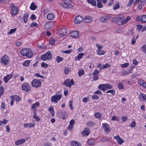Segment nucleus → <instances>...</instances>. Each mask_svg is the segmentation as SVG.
<instances>
[{"label":"nucleus","instance_id":"nucleus-7","mask_svg":"<svg viewBox=\"0 0 146 146\" xmlns=\"http://www.w3.org/2000/svg\"><path fill=\"white\" fill-rule=\"evenodd\" d=\"M62 97V94H56L52 96L51 97V102H52L57 103L60 100Z\"/></svg>","mask_w":146,"mask_h":146},{"label":"nucleus","instance_id":"nucleus-12","mask_svg":"<svg viewBox=\"0 0 146 146\" xmlns=\"http://www.w3.org/2000/svg\"><path fill=\"white\" fill-rule=\"evenodd\" d=\"M70 35L72 37L74 38H76L79 36V33L78 31H73L70 32Z\"/></svg>","mask_w":146,"mask_h":146},{"label":"nucleus","instance_id":"nucleus-25","mask_svg":"<svg viewBox=\"0 0 146 146\" xmlns=\"http://www.w3.org/2000/svg\"><path fill=\"white\" fill-rule=\"evenodd\" d=\"M88 2L93 6H96V1L95 0H87Z\"/></svg>","mask_w":146,"mask_h":146},{"label":"nucleus","instance_id":"nucleus-47","mask_svg":"<svg viewBox=\"0 0 146 146\" xmlns=\"http://www.w3.org/2000/svg\"><path fill=\"white\" fill-rule=\"evenodd\" d=\"M117 86L118 88L120 90H121L123 88H124V87L122 84L120 82L118 83L117 84Z\"/></svg>","mask_w":146,"mask_h":146},{"label":"nucleus","instance_id":"nucleus-27","mask_svg":"<svg viewBox=\"0 0 146 146\" xmlns=\"http://www.w3.org/2000/svg\"><path fill=\"white\" fill-rule=\"evenodd\" d=\"M97 1V6L98 8H102L103 7L101 0H96Z\"/></svg>","mask_w":146,"mask_h":146},{"label":"nucleus","instance_id":"nucleus-60","mask_svg":"<svg viewBox=\"0 0 146 146\" xmlns=\"http://www.w3.org/2000/svg\"><path fill=\"white\" fill-rule=\"evenodd\" d=\"M139 75L138 74H137V73L134 74H132L131 75V77L132 78H134L135 77L139 76Z\"/></svg>","mask_w":146,"mask_h":146},{"label":"nucleus","instance_id":"nucleus-54","mask_svg":"<svg viewBox=\"0 0 146 146\" xmlns=\"http://www.w3.org/2000/svg\"><path fill=\"white\" fill-rule=\"evenodd\" d=\"M72 50L71 49L63 51H62V52H63L64 53H66V54H70L72 52Z\"/></svg>","mask_w":146,"mask_h":146},{"label":"nucleus","instance_id":"nucleus-63","mask_svg":"<svg viewBox=\"0 0 146 146\" xmlns=\"http://www.w3.org/2000/svg\"><path fill=\"white\" fill-rule=\"evenodd\" d=\"M38 26V24L35 23H32L31 25V27H37Z\"/></svg>","mask_w":146,"mask_h":146},{"label":"nucleus","instance_id":"nucleus-17","mask_svg":"<svg viewBox=\"0 0 146 146\" xmlns=\"http://www.w3.org/2000/svg\"><path fill=\"white\" fill-rule=\"evenodd\" d=\"M35 125V123H27L24 124V127L25 128L28 127L31 128L32 127H34Z\"/></svg>","mask_w":146,"mask_h":146},{"label":"nucleus","instance_id":"nucleus-5","mask_svg":"<svg viewBox=\"0 0 146 146\" xmlns=\"http://www.w3.org/2000/svg\"><path fill=\"white\" fill-rule=\"evenodd\" d=\"M99 89L103 91H105L106 90H109L111 89L112 86L109 84H102L98 86Z\"/></svg>","mask_w":146,"mask_h":146},{"label":"nucleus","instance_id":"nucleus-39","mask_svg":"<svg viewBox=\"0 0 146 146\" xmlns=\"http://www.w3.org/2000/svg\"><path fill=\"white\" fill-rule=\"evenodd\" d=\"M141 22L145 23L146 22V15H143L141 16Z\"/></svg>","mask_w":146,"mask_h":146},{"label":"nucleus","instance_id":"nucleus-42","mask_svg":"<svg viewBox=\"0 0 146 146\" xmlns=\"http://www.w3.org/2000/svg\"><path fill=\"white\" fill-rule=\"evenodd\" d=\"M117 142L119 145H121L124 142V141L122 138H120L118 139Z\"/></svg>","mask_w":146,"mask_h":146},{"label":"nucleus","instance_id":"nucleus-41","mask_svg":"<svg viewBox=\"0 0 146 146\" xmlns=\"http://www.w3.org/2000/svg\"><path fill=\"white\" fill-rule=\"evenodd\" d=\"M94 116L96 118H97L99 119H101V115L99 113L97 112L94 115Z\"/></svg>","mask_w":146,"mask_h":146},{"label":"nucleus","instance_id":"nucleus-31","mask_svg":"<svg viewBox=\"0 0 146 146\" xmlns=\"http://www.w3.org/2000/svg\"><path fill=\"white\" fill-rule=\"evenodd\" d=\"M97 52V54L100 55H104L105 53L104 51L100 49H98Z\"/></svg>","mask_w":146,"mask_h":146},{"label":"nucleus","instance_id":"nucleus-13","mask_svg":"<svg viewBox=\"0 0 146 146\" xmlns=\"http://www.w3.org/2000/svg\"><path fill=\"white\" fill-rule=\"evenodd\" d=\"M83 21V18L82 17L79 15L76 17L74 22L75 23L78 24L81 23Z\"/></svg>","mask_w":146,"mask_h":146},{"label":"nucleus","instance_id":"nucleus-53","mask_svg":"<svg viewBox=\"0 0 146 146\" xmlns=\"http://www.w3.org/2000/svg\"><path fill=\"white\" fill-rule=\"evenodd\" d=\"M128 117L126 116H123L121 118V120L123 122L126 121Z\"/></svg>","mask_w":146,"mask_h":146},{"label":"nucleus","instance_id":"nucleus-26","mask_svg":"<svg viewBox=\"0 0 146 146\" xmlns=\"http://www.w3.org/2000/svg\"><path fill=\"white\" fill-rule=\"evenodd\" d=\"M47 18L49 20H52L54 18V15L52 13L48 14L47 15Z\"/></svg>","mask_w":146,"mask_h":146},{"label":"nucleus","instance_id":"nucleus-6","mask_svg":"<svg viewBox=\"0 0 146 146\" xmlns=\"http://www.w3.org/2000/svg\"><path fill=\"white\" fill-rule=\"evenodd\" d=\"M10 61V59L7 55H4L1 59V63L6 65L8 64Z\"/></svg>","mask_w":146,"mask_h":146},{"label":"nucleus","instance_id":"nucleus-51","mask_svg":"<svg viewBox=\"0 0 146 146\" xmlns=\"http://www.w3.org/2000/svg\"><path fill=\"white\" fill-rule=\"evenodd\" d=\"M126 20L125 19L124 20H121V22H120L119 23H118V25H124L127 23Z\"/></svg>","mask_w":146,"mask_h":146},{"label":"nucleus","instance_id":"nucleus-32","mask_svg":"<svg viewBox=\"0 0 146 146\" xmlns=\"http://www.w3.org/2000/svg\"><path fill=\"white\" fill-rule=\"evenodd\" d=\"M37 8V6L34 4V3L33 2L30 7L31 9L32 10H35Z\"/></svg>","mask_w":146,"mask_h":146},{"label":"nucleus","instance_id":"nucleus-33","mask_svg":"<svg viewBox=\"0 0 146 146\" xmlns=\"http://www.w3.org/2000/svg\"><path fill=\"white\" fill-rule=\"evenodd\" d=\"M30 62V60H27L25 61L23 64V66L26 67H27L29 66Z\"/></svg>","mask_w":146,"mask_h":146},{"label":"nucleus","instance_id":"nucleus-9","mask_svg":"<svg viewBox=\"0 0 146 146\" xmlns=\"http://www.w3.org/2000/svg\"><path fill=\"white\" fill-rule=\"evenodd\" d=\"M32 85L34 87L38 88L41 86V82L40 81L36 79H35L33 80L31 83Z\"/></svg>","mask_w":146,"mask_h":146},{"label":"nucleus","instance_id":"nucleus-15","mask_svg":"<svg viewBox=\"0 0 146 146\" xmlns=\"http://www.w3.org/2000/svg\"><path fill=\"white\" fill-rule=\"evenodd\" d=\"M39 103L38 102H36L35 104H33L32 105L31 109L33 110V112H36V108L39 106Z\"/></svg>","mask_w":146,"mask_h":146},{"label":"nucleus","instance_id":"nucleus-61","mask_svg":"<svg viewBox=\"0 0 146 146\" xmlns=\"http://www.w3.org/2000/svg\"><path fill=\"white\" fill-rule=\"evenodd\" d=\"M92 99L94 100H98L99 97L98 96L96 95H93L92 96Z\"/></svg>","mask_w":146,"mask_h":146},{"label":"nucleus","instance_id":"nucleus-62","mask_svg":"<svg viewBox=\"0 0 146 146\" xmlns=\"http://www.w3.org/2000/svg\"><path fill=\"white\" fill-rule=\"evenodd\" d=\"M41 66L42 67L45 68H46L48 66L47 64H46L44 62H42L41 63Z\"/></svg>","mask_w":146,"mask_h":146},{"label":"nucleus","instance_id":"nucleus-22","mask_svg":"<svg viewBox=\"0 0 146 146\" xmlns=\"http://www.w3.org/2000/svg\"><path fill=\"white\" fill-rule=\"evenodd\" d=\"M25 142V139H23L16 141L15 142V144L16 145H18L24 143Z\"/></svg>","mask_w":146,"mask_h":146},{"label":"nucleus","instance_id":"nucleus-10","mask_svg":"<svg viewBox=\"0 0 146 146\" xmlns=\"http://www.w3.org/2000/svg\"><path fill=\"white\" fill-rule=\"evenodd\" d=\"M111 16L109 15H106L101 17L100 19V21L102 23L106 22L111 18Z\"/></svg>","mask_w":146,"mask_h":146},{"label":"nucleus","instance_id":"nucleus-4","mask_svg":"<svg viewBox=\"0 0 146 146\" xmlns=\"http://www.w3.org/2000/svg\"><path fill=\"white\" fill-rule=\"evenodd\" d=\"M52 58V53L50 51H48L44 54L41 56V59L43 61L50 60Z\"/></svg>","mask_w":146,"mask_h":146},{"label":"nucleus","instance_id":"nucleus-44","mask_svg":"<svg viewBox=\"0 0 146 146\" xmlns=\"http://www.w3.org/2000/svg\"><path fill=\"white\" fill-rule=\"evenodd\" d=\"M141 49L143 52L146 54V45H144L141 47Z\"/></svg>","mask_w":146,"mask_h":146},{"label":"nucleus","instance_id":"nucleus-30","mask_svg":"<svg viewBox=\"0 0 146 146\" xmlns=\"http://www.w3.org/2000/svg\"><path fill=\"white\" fill-rule=\"evenodd\" d=\"M84 55V54L83 53H80L79 54L78 56L76 57L75 60H80L82 58Z\"/></svg>","mask_w":146,"mask_h":146},{"label":"nucleus","instance_id":"nucleus-18","mask_svg":"<svg viewBox=\"0 0 146 146\" xmlns=\"http://www.w3.org/2000/svg\"><path fill=\"white\" fill-rule=\"evenodd\" d=\"M12 76L13 75L11 74L7 75L4 77L3 78V80L6 83H7Z\"/></svg>","mask_w":146,"mask_h":146},{"label":"nucleus","instance_id":"nucleus-21","mask_svg":"<svg viewBox=\"0 0 146 146\" xmlns=\"http://www.w3.org/2000/svg\"><path fill=\"white\" fill-rule=\"evenodd\" d=\"M138 83L140 85L142 86L143 87H146V83L144 80L142 79H140L138 80Z\"/></svg>","mask_w":146,"mask_h":146},{"label":"nucleus","instance_id":"nucleus-14","mask_svg":"<svg viewBox=\"0 0 146 146\" xmlns=\"http://www.w3.org/2000/svg\"><path fill=\"white\" fill-rule=\"evenodd\" d=\"M67 31L66 28H61L59 32V35L61 36H63L66 33Z\"/></svg>","mask_w":146,"mask_h":146},{"label":"nucleus","instance_id":"nucleus-34","mask_svg":"<svg viewBox=\"0 0 146 146\" xmlns=\"http://www.w3.org/2000/svg\"><path fill=\"white\" fill-rule=\"evenodd\" d=\"M34 115L33 117L34 119H36V121H38L40 120V118L36 115V112H33Z\"/></svg>","mask_w":146,"mask_h":146},{"label":"nucleus","instance_id":"nucleus-8","mask_svg":"<svg viewBox=\"0 0 146 146\" xmlns=\"http://www.w3.org/2000/svg\"><path fill=\"white\" fill-rule=\"evenodd\" d=\"M21 88L23 91L26 92H28L31 90L30 85L27 83L23 84Z\"/></svg>","mask_w":146,"mask_h":146},{"label":"nucleus","instance_id":"nucleus-48","mask_svg":"<svg viewBox=\"0 0 146 146\" xmlns=\"http://www.w3.org/2000/svg\"><path fill=\"white\" fill-rule=\"evenodd\" d=\"M110 65L109 64L106 63L105 65L102 66V69L106 68L110 66Z\"/></svg>","mask_w":146,"mask_h":146},{"label":"nucleus","instance_id":"nucleus-16","mask_svg":"<svg viewBox=\"0 0 146 146\" xmlns=\"http://www.w3.org/2000/svg\"><path fill=\"white\" fill-rule=\"evenodd\" d=\"M82 134L84 136H85L89 135L90 133L89 129L87 128H85L83 131L82 132Z\"/></svg>","mask_w":146,"mask_h":146},{"label":"nucleus","instance_id":"nucleus-50","mask_svg":"<svg viewBox=\"0 0 146 146\" xmlns=\"http://www.w3.org/2000/svg\"><path fill=\"white\" fill-rule=\"evenodd\" d=\"M84 73V72L83 70H81L79 71L78 72V76L79 77L82 76V74Z\"/></svg>","mask_w":146,"mask_h":146},{"label":"nucleus","instance_id":"nucleus-58","mask_svg":"<svg viewBox=\"0 0 146 146\" xmlns=\"http://www.w3.org/2000/svg\"><path fill=\"white\" fill-rule=\"evenodd\" d=\"M74 81L73 79H72L71 80H70L69 85V87L70 88L71 86L74 85Z\"/></svg>","mask_w":146,"mask_h":146},{"label":"nucleus","instance_id":"nucleus-24","mask_svg":"<svg viewBox=\"0 0 146 146\" xmlns=\"http://www.w3.org/2000/svg\"><path fill=\"white\" fill-rule=\"evenodd\" d=\"M92 19L91 17L89 16H87L84 18V21L86 23H90Z\"/></svg>","mask_w":146,"mask_h":146},{"label":"nucleus","instance_id":"nucleus-20","mask_svg":"<svg viewBox=\"0 0 146 146\" xmlns=\"http://www.w3.org/2000/svg\"><path fill=\"white\" fill-rule=\"evenodd\" d=\"M11 97L12 98L14 101L17 102H18L21 100V99L17 95H14L11 96Z\"/></svg>","mask_w":146,"mask_h":146},{"label":"nucleus","instance_id":"nucleus-56","mask_svg":"<svg viewBox=\"0 0 146 146\" xmlns=\"http://www.w3.org/2000/svg\"><path fill=\"white\" fill-rule=\"evenodd\" d=\"M129 65V63H126L123 64H121V66L123 68H125L127 67Z\"/></svg>","mask_w":146,"mask_h":146},{"label":"nucleus","instance_id":"nucleus-2","mask_svg":"<svg viewBox=\"0 0 146 146\" xmlns=\"http://www.w3.org/2000/svg\"><path fill=\"white\" fill-rule=\"evenodd\" d=\"M72 0H64L63 2L60 3V5L64 9H68L71 8L72 5Z\"/></svg>","mask_w":146,"mask_h":146},{"label":"nucleus","instance_id":"nucleus-49","mask_svg":"<svg viewBox=\"0 0 146 146\" xmlns=\"http://www.w3.org/2000/svg\"><path fill=\"white\" fill-rule=\"evenodd\" d=\"M99 73V71L97 69H95L94 70V72L92 73V75H98Z\"/></svg>","mask_w":146,"mask_h":146},{"label":"nucleus","instance_id":"nucleus-37","mask_svg":"<svg viewBox=\"0 0 146 146\" xmlns=\"http://www.w3.org/2000/svg\"><path fill=\"white\" fill-rule=\"evenodd\" d=\"M63 58L59 56H57L56 57V61L58 63H60V62L62 61Z\"/></svg>","mask_w":146,"mask_h":146},{"label":"nucleus","instance_id":"nucleus-57","mask_svg":"<svg viewBox=\"0 0 146 146\" xmlns=\"http://www.w3.org/2000/svg\"><path fill=\"white\" fill-rule=\"evenodd\" d=\"M136 39L134 37V36L133 37L132 39H131V44L132 45L136 43Z\"/></svg>","mask_w":146,"mask_h":146},{"label":"nucleus","instance_id":"nucleus-43","mask_svg":"<svg viewBox=\"0 0 146 146\" xmlns=\"http://www.w3.org/2000/svg\"><path fill=\"white\" fill-rule=\"evenodd\" d=\"M70 80L67 79L65 80L64 82V85H65L66 86H68L69 85L70 83Z\"/></svg>","mask_w":146,"mask_h":146},{"label":"nucleus","instance_id":"nucleus-35","mask_svg":"<svg viewBox=\"0 0 146 146\" xmlns=\"http://www.w3.org/2000/svg\"><path fill=\"white\" fill-rule=\"evenodd\" d=\"M131 73V71H129L127 72L126 71H124L121 73V76H125Z\"/></svg>","mask_w":146,"mask_h":146},{"label":"nucleus","instance_id":"nucleus-19","mask_svg":"<svg viewBox=\"0 0 146 146\" xmlns=\"http://www.w3.org/2000/svg\"><path fill=\"white\" fill-rule=\"evenodd\" d=\"M11 12L12 15L14 16L18 12V8L17 7L11 9Z\"/></svg>","mask_w":146,"mask_h":146},{"label":"nucleus","instance_id":"nucleus-40","mask_svg":"<svg viewBox=\"0 0 146 146\" xmlns=\"http://www.w3.org/2000/svg\"><path fill=\"white\" fill-rule=\"evenodd\" d=\"M55 40L54 38H51L49 40L50 44L52 45L54 44L55 43Z\"/></svg>","mask_w":146,"mask_h":146},{"label":"nucleus","instance_id":"nucleus-29","mask_svg":"<svg viewBox=\"0 0 146 146\" xmlns=\"http://www.w3.org/2000/svg\"><path fill=\"white\" fill-rule=\"evenodd\" d=\"M125 35L126 36H130V35L134 36V33L133 30L132 29L130 30V32L129 33H127L125 34Z\"/></svg>","mask_w":146,"mask_h":146},{"label":"nucleus","instance_id":"nucleus-59","mask_svg":"<svg viewBox=\"0 0 146 146\" xmlns=\"http://www.w3.org/2000/svg\"><path fill=\"white\" fill-rule=\"evenodd\" d=\"M119 7V5L118 4H117L114 5V7L113 8V10H115L116 9H118Z\"/></svg>","mask_w":146,"mask_h":146},{"label":"nucleus","instance_id":"nucleus-28","mask_svg":"<svg viewBox=\"0 0 146 146\" xmlns=\"http://www.w3.org/2000/svg\"><path fill=\"white\" fill-rule=\"evenodd\" d=\"M28 17L29 14L28 13H26L24 14L23 19L24 23H26L27 22Z\"/></svg>","mask_w":146,"mask_h":146},{"label":"nucleus","instance_id":"nucleus-64","mask_svg":"<svg viewBox=\"0 0 146 146\" xmlns=\"http://www.w3.org/2000/svg\"><path fill=\"white\" fill-rule=\"evenodd\" d=\"M43 145L44 146H52L48 142L44 143Z\"/></svg>","mask_w":146,"mask_h":146},{"label":"nucleus","instance_id":"nucleus-52","mask_svg":"<svg viewBox=\"0 0 146 146\" xmlns=\"http://www.w3.org/2000/svg\"><path fill=\"white\" fill-rule=\"evenodd\" d=\"M118 19L117 20H122L124 19V17L123 15L122 14L119 15L118 17H117Z\"/></svg>","mask_w":146,"mask_h":146},{"label":"nucleus","instance_id":"nucleus-38","mask_svg":"<svg viewBox=\"0 0 146 146\" xmlns=\"http://www.w3.org/2000/svg\"><path fill=\"white\" fill-rule=\"evenodd\" d=\"M87 125L88 127H91L94 126L95 125V123L92 121H90L87 123Z\"/></svg>","mask_w":146,"mask_h":146},{"label":"nucleus","instance_id":"nucleus-55","mask_svg":"<svg viewBox=\"0 0 146 146\" xmlns=\"http://www.w3.org/2000/svg\"><path fill=\"white\" fill-rule=\"evenodd\" d=\"M88 143L90 145H92L94 143V140L92 139H90L88 141Z\"/></svg>","mask_w":146,"mask_h":146},{"label":"nucleus","instance_id":"nucleus-1","mask_svg":"<svg viewBox=\"0 0 146 146\" xmlns=\"http://www.w3.org/2000/svg\"><path fill=\"white\" fill-rule=\"evenodd\" d=\"M21 54L23 56H26L29 58H31L33 56L31 50L29 48H24L21 51Z\"/></svg>","mask_w":146,"mask_h":146},{"label":"nucleus","instance_id":"nucleus-11","mask_svg":"<svg viewBox=\"0 0 146 146\" xmlns=\"http://www.w3.org/2000/svg\"><path fill=\"white\" fill-rule=\"evenodd\" d=\"M102 127L104 130L105 132L106 133V134H108L111 129L109 125L106 123H102Z\"/></svg>","mask_w":146,"mask_h":146},{"label":"nucleus","instance_id":"nucleus-45","mask_svg":"<svg viewBox=\"0 0 146 146\" xmlns=\"http://www.w3.org/2000/svg\"><path fill=\"white\" fill-rule=\"evenodd\" d=\"M17 28H15L13 29H10V31L8 33V34H11L14 33L16 31Z\"/></svg>","mask_w":146,"mask_h":146},{"label":"nucleus","instance_id":"nucleus-36","mask_svg":"<svg viewBox=\"0 0 146 146\" xmlns=\"http://www.w3.org/2000/svg\"><path fill=\"white\" fill-rule=\"evenodd\" d=\"M71 145L73 146H79V144L76 141H71Z\"/></svg>","mask_w":146,"mask_h":146},{"label":"nucleus","instance_id":"nucleus-23","mask_svg":"<svg viewBox=\"0 0 146 146\" xmlns=\"http://www.w3.org/2000/svg\"><path fill=\"white\" fill-rule=\"evenodd\" d=\"M139 98L142 101H144L146 100V95L143 93H140L139 96Z\"/></svg>","mask_w":146,"mask_h":146},{"label":"nucleus","instance_id":"nucleus-3","mask_svg":"<svg viewBox=\"0 0 146 146\" xmlns=\"http://www.w3.org/2000/svg\"><path fill=\"white\" fill-rule=\"evenodd\" d=\"M56 115L57 117L59 119H66L68 117L67 113L65 111L63 110L58 111L57 112Z\"/></svg>","mask_w":146,"mask_h":146},{"label":"nucleus","instance_id":"nucleus-46","mask_svg":"<svg viewBox=\"0 0 146 146\" xmlns=\"http://www.w3.org/2000/svg\"><path fill=\"white\" fill-rule=\"evenodd\" d=\"M106 93H110L114 96L115 94V90H109Z\"/></svg>","mask_w":146,"mask_h":146}]
</instances>
